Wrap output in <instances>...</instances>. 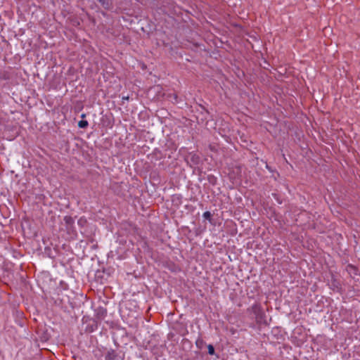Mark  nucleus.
Here are the masks:
<instances>
[{"label": "nucleus", "mask_w": 360, "mask_h": 360, "mask_svg": "<svg viewBox=\"0 0 360 360\" xmlns=\"http://www.w3.org/2000/svg\"><path fill=\"white\" fill-rule=\"evenodd\" d=\"M249 310L255 315L257 323L265 322V314L259 304H254Z\"/></svg>", "instance_id": "obj_1"}, {"label": "nucleus", "mask_w": 360, "mask_h": 360, "mask_svg": "<svg viewBox=\"0 0 360 360\" xmlns=\"http://www.w3.org/2000/svg\"><path fill=\"white\" fill-rule=\"evenodd\" d=\"M347 270L349 273H354V274H356L357 269H356L355 266H354L352 265H348L347 267Z\"/></svg>", "instance_id": "obj_2"}, {"label": "nucleus", "mask_w": 360, "mask_h": 360, "mask_svg": "<svg viewBox=\"0 0 360 360\" xmlns=\"http://www.w3.org/2000/svg\"><path fill=\"white\" fill-rule=\"evenodd\" d=\"M88 126V122L86 120H80L78 122V127L80 128H85Z\"/></svg>", "instance_id": "obj_3"}, {"label": "nucleus", "mask_w": 360, "mask_h": 360, "mask_svg": "<svg viewBox=\"0 0 360 360\" xmlns=\"http://www.w3.org/2000/svg\"><path fill=\"white\" fill-rule=\"evenodd\" d=\"M191 161L193 162L194 165H197L200 161V158L197 155H192Z\"/></svg>", "instance_id": "obj_4"}, {"label": "nucleus", "mask_w": 360, "mask_h": 360, "mask_svg": "<svg viewBox=\"0 0 360 360\" xmlns=\"http://www.w3.org/2000/svg\"><path fill=\"white\" fill-rule=\"evenodd\" d=\"M208 349V353L211 355H213L214 354V348L212 345H209L207 347Z\"/></svg>", "instance_id": "obj_5"}, {"label": "nucleus", "mask_w": 360, "mask_h": 360, "mask_svg": "<svg viewBox=\"0 0 360 360\" xmlns=\"http://www.w3.org/2000/svg\"><path fill=\"white\" fill-rule=\"evenodd\" d=\"M202 216L205 219H210L211 218V213L207 211L203 213Z\"/></svg>", "instance_id": "obj_6"}, {"label": "nucleus", "mask_w": 360, "mask_h": 360, "mask_svg": "<svg viewBox=\"0 0 360 360\" xmlns=\"http://www.w3.org/2000/svg\"><path fill=\"white\" fill-rule=\"evenodd\" d=\"M98 1L104 6V0H98Z\"/></svg>", "instance_id": "obj_7"}]
</instances>
